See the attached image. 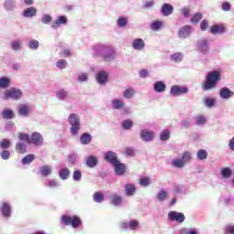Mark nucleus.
Listing matches in <instances>:
<instances>
[{"label": "nucleus", "mask_w": 234, "mask_h": 234, "mask_svg": "<svg viewBox=\"0 0 234 234\" xmlns=\"http://www.w3.org/2000/svg\"><path fill=\"white\" fill-rule=\"evenodd\" d=\"M218 81H220V73L218 71L213 70L208 72L203 84V90H211V89H215Z\"/></svg>", "instance_id": "1"}, {"label": "nucleus", "mask_w": 234, "mask_h": 234, "mask_svg": "<svg viewBox=\"0 0 234 234\" xmlns=\"http://www.w3.org/2000/svg\"><path fill=\"white\" fill-rule=\"evenodd\" d=\"M68 123L70 125L69 133L71 136H77L81 129V122L80 120V115L77 113H71L68 117Z\"/></svg>", "instance_id": "2"}, {"label": "nucleus", "mask_w": 234, "mask_h": 234, "mask_svg": "<svg viewBox=\"0 0 234 234\" xmlns=\"http://www.w3.org/2000/svg\"><path fill=\"white\" fill-rule=\"evenodd\" d=\"M61 222L64 226H71L73 229H78L81 226V218L78 216L62 215Z\"/></svg>", "instance_id": "3"}, {"label": "nucleus", "mask_w": 234, "mask_h": 234, "mask_svg": "<svg viewBox=\"0 0 234 234\" xmlns=\"http://www.w3.org/2000/svg\"><path fill=\"white\" fill-rule=\"evenodd\" d=\"M23 98V90L21 89H17L16 87H12L10 89L5 90L4 92V100H14V101H17Z\"/></svg>", "instance_id": "4"}, {"label": "nucleus", "mask_w": 234, "mask_h": 234, "mask_svg": "<svg viewBox=\"0 0 234 234\" xmlns=\"http://www.w3.org/2000/svg\"><path fill=\"white\" fill-rule=\"evenodd\" d=\"M105 63H111L116 59V49L111 45H107L101 58Z\"/></svg>", "instance_id": "5"}, {"label": "nucleus", "mask_w": 234, "mask_h": 234, "mask_svg": "<svg viewBox=\"0 0 234 234\" xmlns=\"http://www.w3.org/2000/svg\"><path fill=\"white\" fill-rule=\"evenodd\" d=\"M105 63H111L116 59V49L111 45H107L101 58Z\"/></svg>", "instance_id": "6"}, {"label": "nucleus", "mask_w": 234, "mask_h": 234, "mask_svg": "<svg viewBox=\"0 0 234 234\" xmlns=\"http://www.w3.org/2000/svg\"><path fill=\"white\" fill-rule=\"evenodd\" d=\"M168 220L177 222V224H184L186 222V215L182 212L172 210L168 213Z\"/></svg>", "instance_id": "7"}, {"label": "nucleus", "mask_w": 234, "mask_h": 234, "mask_svg": "<svg viewBox=\"0 0 234 234\" xmlns=\"http://www.w3.org/2000/svg\"><path fill=\"white\" fill-rule=\"evenodd\" d=\"M0 214L4 218H10L12 217V204L8 201H2L0 203Z\"/></svg>", "instance_id": "8"}, {"label": "nucleus", "mask_w": 234, "mask_h": 234, "mask_svg": "<svg viewBox=\"0 0 234 234\" xmlns=\"http://www.w3.org/2000/svg\"><path fill=\"white\" fill-rule=\"evenodd\" d=\"M193 33V27L189 25H186L181 27L177 31V37L179 39H187L191 37V34Z\"/></svg>", "instance_id": "9"}, {"label": "nucleus", "mask_w": 234, "mask_h": 234, "mask_svg": "<svg viewBox=\"0 0 234 234\" xmlns=\"http://www.w3.org/2000/svg\"><path fill=\"white\" fill-rule=\"evenodd\" d=\"M121 229H132V231H136L140 228V222L137 219H132L129 222L122 221L120 223Z\"/></svg>", "instance_id": "10"}, {"label": "nucleus", "mask_w": 234, "mask_h": 234, "mask_svg": "<svg viewBox=\"0 0 234 234\" xmlns=\"http://www.w3.org/2000/svg\"><path fill=\"white\" fill-rule=\"evenodd\" d=\"M197 48L198 52H200V54H203V56H207V54H209V41L207 39L203 38L197 40Z\"/></svg>", "instance_id": "11"}, {"label": "nucleus", "mask_w": 234, "mask_h": 234, "mask_svg": "<svg viewBox=\"0 0 234 234\" xmlns=\"http://www.w3.org/2000/svg\"><path fill=\"white\" fill-rule=\"evenodd\" d=\"M187 92H189V89L186 86L173 85L170 89L171 96H175V97L187 94Z\"/></svg>", "instance_id": "12"}, {"label": "nucleus", "mask_w": 234, "mask_h": 234, "mask_svg": "<svg viewBox=\"0 0 234 234\" xmlns=\"http://www.w3.org/2000/svg\"><path fill=\"white\" fill-rule=\"evenodd\" d=\"M107 48V44H95L92 46V56L93 58H101L105 52V48Z\"/></svg>", "instance_id": "13"}, {"label": "nucleus", "mask_w": 234, "mask_h": 234, "mask_svg": "<svg viewBox=\"0 0 234 234\" xmlns=\"http://www.w3.org/2000/svg\"><path fill=\"white\" fill-rule=\"evenodd\" d=\"M17 114L21 118H28L32 114V107L27 104H20L17 107Z\"/></svg>", "instance_id": "14"}, {"label": "nucleus", "mask_w": 234, "mask_h": 234, "mask_svg": "<svg viewBox=\"0 0 234 234\" xmlns=\"http://www.w3.org/2000/svg\"><path fill=\"white\" fill-rule=\"evenodd\" d=\"M104 160L111 165H113L116 163L120 162V160L118 159V154H116V152L113 151L105 152Z\"/></svg>", "instance_id": "15"}, {"label": "nucleus", "mask_w": 234, "mask_h": 234, "mask_svg": "<svg viewBox=\"0 0 234 234\" xmlns=\"http://www.w3.org/2000/svg\"><path fill=\"white\" fill-rule=\"evenodd\" d=\"M3 8L5 12H16L17 10V0H5Z\"/></svg>", "instance_id": "16"}, {"label": "nucleus", "mask_w": 234, "mask_h": 234, "mask_svg": "<svg viewBox=\"0 0 234 234\" xmlns=\"http://www.w3.org/2000/svg\"><path fill=\"white\" fill-rule=\"evenodd\" d=\"M69 24V18L66 16H59L51 24L53 30H58L61 25L65 26Z\"/></svg>", "instance_id": "17"}, {"label": "nucleus", "mask_w": 234, "mask_h": 234, "mask_svg": "<svg viewBox=\"0 0 234 234\" xmlns=\"http://www.w3.org/2000/svg\"><path fill=\"white\" fill-rule=\"evenodd\" d=\"M30 144L37 147L43 145V135L38 132H34L30 136Z\"/></svg>", "instance_id": "18"}, {"label": "nucleus", "mask_w": 234, "mask_h": 234, "mask_svg": "<svg viewBox=\"0 0 234 234\" xmlns=\"http://www.w3.org/2000/svg\"><path fill=\"white\" fill-rule=\"evenodd\" d=\"M112 167L114 168V173L117 176H123V175L127 173V166L120 161L113 165Z\"/></svg>", "instance_id": "19"}, {"label": "nucleus", "mask_w": 234, "mask_h": 234, "mask_svg": "<svg viewBox=\"0 0 234 234\" xmlns=\"http://www.w3.org/2000/svg\"><path fill=\"white\" fill-rule=\"evenodd\" d=\"M140 138L143 142H153L154 140V133L147 129H143L140 133Z\"/></svg>", "instance_id": "20"}, {"label": "nucleus", "mask_w": 234, "mask_h": 234, "mask_svg": "<svg viewBox=\"0 0 234 234\" xmlns=\"http://www.w3.org/2000/svg\"><path fill=\"white\" fill-rule=\"evenodd\" d=\"M175 10V7H173V5L165 3L161 7V13L165 16H169L173 14Z\"/></svg>", "instance_id": "21"}, {"label": "nucleus", "mask_w": 234, "mask_h": 234, "mask_svg": "<svg viewBox=\"0 0 234 234\" xmlns=\"http://www.w3.org/2000/svg\"><path fill=\"white\" fill-rule=\"evenodd\" d=\"M226 32V27L222 25L216 24L210 27V33L213 34V36L219 35L221 36Z\"/></svg>", "instance_id": "22"}, {"label": "nucleus", "mask_w": 234, "mask_h": 234, "mask_svg": "<svg viewBox=\"0 0 234 234\" xmlns=\"http://www.w3.org/2000/svg\"><path fill=\"white\" fill-rule=\"evenodd\" d=\"M233 94V91H231L228 87H223L219 90V96L221 100H229Z\"/></svg>", "instance_id": "23"}, {"label": "nucleus", "mask_w": 234, "mask_h": 234, "mask_svg": "<svg viewBox=\"0 0 234 234\" xmlns=\"http://www.w3.org/2000/svg\"><path fill=\"white\" fill-rule=\"evenodd\" d=\"M133 50H144L145 48V41L142 38H135L132 43Z\"/></svg>", "instance_id": "24"}, {"label": "nucleus", "mask_w": 234, "mask_h": 234, "mask_svg": "<svg viewBox=\"0 0 234 234\" xmlns=\"http://www.w3.org/2000/svg\"><path fill=\"white\" fill-rule=\"evenodd\" d=\"M107 80H109V74L106 71H99L97 73V83L99 85H105Z\"/></svg>", "instance_id": "25"}, {"label": "nucleus", "mask_w": 234, "mask_h": 234, "mask_svg": "<svg viewBox=\"0 0 234 234\" xmlns=\"http://www.w3.org/2000/svg\"><path fill=\"white\" fill-rule=\"evenodd\" d=\"M98 164H99L98 157L94 155H89L86 158V166L90 167V169H94V167H96Z\"/></svg>", "instance_id": "26"}, {"label": "nucleus", "mask_w": 234, "mask_h": 234, "mask_svg": "<svg viewBox=\"0 0 234 234\" xmlns=\"http://www.w3.org/2000/svg\"><path fill=\"white\" fill-rule=\"evenodd\" d=\"M23 17H36L37 16V9L34 6L26 8L22 13Z\"/></svg>", "instance_id": "27"}, {"label": "nucleus", "mask_w": 234, "mask_h": 234, "mask_svg": "<svg viewBox=\"0 0 234 234\" xmlns=\"http://www.w3.org/2000/svg\"><path fill=\"white\" fill-rule=\"evenodd\" d=\"M167 86L165 81L157 80L154 83V92H165Z\"/></svg>", "instance_id": "28"}, {"label": "nucleus", "mask_w": 234, "mask_h": 234, "mask_svg": "<svg viewBox=\"0 0 234 234\" xmlns=\"http://www.w3.org/2000/svg\"><path fill=\"white\" fill-rule=\"evenodd\" d=\"M80 142L81 145H89L92 142V135L89 133H83L80 137Z\"/></svg>", "instance_id": "29"}, {"label": "nucleus", "mask_w": 234, "mask_h": 234, "mask_svg": "<svg viewBox=\"0 0 234 234\" xmlns=\"http://www.w3.org/2000/svg\"><path fill=\"white\" fill-rule=\"evenodd\" d=\"M112 107L114 111H120L125 107V102L122 99H114L112 101Z\"/></svg>", "instance_id": "30"}, {"label": "nucleus", "mask_w": 234, "mask_h": 234, "mask_svg": "<svg viewBox=\"0 0 234 234\" xmlns=\"http://www.w3.org/2000/svg\"><path fill=\"white\" fill-rule=\"evenodd\" d=\"M1 116L4 118V120H14L16 114L12 109L5 108L1 112Z\"/></svg>", "instance_id": "31"}, {"label": "nucleus", "mask_w": 234, "mask_h": 234, "mask_svg": "<svg viewBox=\"0 0 234 234\" xmlns=\"http://www.w3.org/2000/svg\"><path fill=\"white\" fill-rule=\"evenodd\" d=\"M124 191L126 197H133L136 193V186L133 184H126L124 186Z\"/></svg>", "instance_id": "32"}, {"label": "nucleus", "mask_w": 234, "mask_h": 234, "mask_svg": "<svg viewBox=\"0 0 234 234\" xmlns=\"http://www.w3.org/2000/svg\"><path fill=\"white\" fill-rule=\"evenodd\" d=\"M122 202H123V199L122 198V196H120L118 193H114L112 195V204L113 206L118 207L122 206Z\"/></svg>", "instance_id": "33"}, {"label": "nucleus", "mask_w": 234, "mask_h": 234, "mask_svg": "<svg viewBox=\"0 0 234 234\" xmlns=\"http://www.w3.org/2000/svg\"><path fill=\"white\" fill-rule=\"evenodd\" d=\"M173 192L176 195H186V193H187V189L184 185L175 184Z\"/></svg>", "instance_id": "34"}, {"label": "nucleus", "mask_w": 234, "mask_h": 234, "mask_svg": "<svg viewBox=\"0 0 234 234\" xmlns=\"http://www.w3.org/2000/svg\"><path fill=\"white\" fill-rule=\"evenodd\" d=\"M171 165H172V167H176V169H184V167H186L184 161L180 158L173 159Z\"/></svg>", "instance_id": "35"}, {"label": "nucleus", "mask_w": 234, "mask_h": 234, "mask_svg": "<svg viewBox=\"0 0 234 234\" xmlns=\"http://www.w3.org/2000/svg\"><path fill=\"white\" fill-rule=\"evenodd\" d=\"M58 176L60 180H69V176H70V169L68 167L62 168L58 173Z\"/></svg>", "instance_id": "36"}, {"label": "nucleus", "mask_w": 234, "mask_h": 234, "mask_svg": "<svg viewBox=\"0 0 234 234\" xmlns=\"http://www.w3.org/2000/svg\"><path fill=\"white\" fill-rule=\"evenodd\" d=\"M12 80L8 77H1L0 78V89H8Z\"/></svg>", "instance_id": "37"}, {"label": "nucleus", "mask_w": 234, "mask_h": 234, "mask_svg": "<svg viewBox=\"0 0 234 234\" xmlns=\"http://www.w3.org/2000/svg\"><path fill=\"white\" fill-rule=\"evenodd\" d=\"M170 59L174 63H180L182 61V59H184V55H183V53L176 52V53H173L172 55H170Z\"/></svg>", "instance_id": "38"}, {"label": "nucleus", "mask_w": 234, "mask_h": 234, "mask_svg": "<svg viewBox=\"0 0 234 234\" xmlns=\"http://www.w3.org/2000/svg\"><path fill=\"white\" fill-rule=\"evenodd\" d=\"M15 149L16 152L19 153V154H25V153H27V144L23 142H18L16 144Z\"/></svg>", "instance_id": "39"}, {"label": "nucleus", "mask_w": 234, "mask_h": 234, "mask_svg": "<svg viewBox=\"0 0 234 234\" xmlns=\"http://www.w3.org/2000/svg\"><path fill=\"white\" fill-rule=\"evenodd\" d=\"M56 96L58 98V100H60L61 101L67 100V98H69V91L67 90H58L56 92Z\"/></svg>", "instance_id": "40"}, {"label": "nucleus", "mask_w": 234, "mask_h": 234, "mask_svg": "<svg viewBox=\"0 0 234 234\" xmlns=\"http://www.w3.org/2000/svg\"><path fill=\"white\" fill-rule=\"evenodd\" d=\"M40 175L42 176H49V175H52V168L49 165L40 166Z\"/></svg>", "instance_id": "41"}, {"label": "nucleus", "mask_w": 234, "mask_h": 234, "mask_svg": "<svg viewBox=\"0 0 234 234\" xmlns=\"http://www.w3.org/2000/svg\"><path fill=\"white\" fill-rule=\"evenodd\" d=\"M12 145V142L10 141V139H2L0 141V149L2 150H8L10 149V146Z\"/></svg>", "instance_id": "42"}, {"label": "nucleus", "mask_w": 234, "mask_h": 234, "mask_svg": "<svg viewBox=\"0 0 234 234\" xmlns=\"http://www.w3.org/2000/svg\"><path fill=\"white\" fill-rule=\"evenodd\" d=\"M129 24V19H127V17L125 16H120L117 19V27L119 28H125L126 25Z\"/></svg>", "instance_id": "43"}, {"label": "nucleus", "mask_w": 234, "mask_h": 234, "mask_svg": "<svg viewBox=\"0 0 234 234\" xmlns=\"http://www.w3.org/2000/svg\"><path fill=\"white\" fill-rule=\"evenodd\" d=\"M222 178H229L233 175V171L229 167H224L220 170Z\"/></svg>", "instance_id": "44"}, {"label": "nucleus", "mask_w": 234, "mask_h": 234, "mask_svg": "<svg viewBox=\"0 0 234 234\" xmlns=\"http://www.w3.org/2000/svg\"><path fill=\"white\" fill-rule=\"evenodd\" d=\"M156 198L158 202H165V200L167 199V191H165V189H161L158 192Z\"/></svg>", "instance_id": "45"}, {"label": "nucleus", "mask_w": 234, "mask_h": 234, "mask_svg": "<svg viewBox=\"0 0 234 234\" xmlns=\"http://www.w3.org/2000/svg\"><path fill=\"white\" fill-rule=\"evenodd\" d=\"M93 200L97 204H101V202H103V200H105V196H103V194L101 192H95L93 194Z\"/></svg>", "instance_id": "46"}, {"label": "nucleus", "mask_w": 234, "mask_h": 234, "mask_svg": "<svg viewBox=\"0 0 234 234\" xmlns=\"http://www.w3.org/2000/svg\"><path fill=\"white\" fill-rule=\"evenodd\" d=\"M134 125V122H133L131 121V119H127V120H124L122 122V128L124 130V131H129L131 129H133V126Z\"/></svg>", "instance_id": "47"}, {"label": "nucleus", "mask_w": 234, "mask_h": 234, "mask_svg": "<svg viewBox=\"0 0 234 234\" xmlns=\"http://www.w3.org/2000/svg\"><path fill=\"white\" fill-rule=\"evenodd\" d=\"M193 158V154L191 152H184L181 157V160L184 162V164H189L191 162V159Z\"/></svg>", "instance_id": "48"}, {"label": "nucleus", "mask_w": 234, "mask_h": 234, "mask_svg": "<svg viewBox=\"0 0 234 234\" xmlns=\"http://www.w3.org/2000/svg\"><path fill=\"white\" fill-rule=\"evenodd\" d=\"M34 158H36V155L29 154L27 155H26L22 160H21V164L23 165H27V164H32L34 162Z\"/></svg>", "instance_id": "49"}, {"label": "nucleus", "mask_w": 234, "mask_h": 234, "mask_svg": "<svg viewBox=\"0 0 234 234\" xmlns=\"http://www.w3.org/2000/svg\"><path fill=\"white\" fill-rule=\"evenodd\" d=\"M135 94L134 89L133 88H128L126 89L123 93L122 96L123 98H125L126 100H131V98H133Z\"/></svg>", "instance_id": "50"}, {"label": "nucleus", "mask_w": 234, "mask_h": 234, "mask_svg": "<svg viewBox=\"0 0 234 234\" xmlns=\"http://www.w3.org/2000/svg\"><path fill=\"white\" fill-rule=\"evenodd\" d=\"M42 25H50L52 23V16L48 14H43L41 16Z\"/></svg>", "instance_id": "51"}, {"label": "nucleus", "mask_w": 234, "mask_h": 234, "mask_svg": "<svg viewBox=\"0 0 234 234\" xmlns=\"http://www.w3.org/2000/svg\"><path fill=\"white\" fill-rule=\"evenodd\" d=\"M28 48H30V50H37V48H39V41L37 39H31L28 42Z\"/></svg>", "instance_id": "52"}, {"label": "nucleus", "mask_w": 234, "mask_h": 234, "mask_svg": "<svg viewBox=\"0 0 234 234\" xmlns=\"http://www.w3.org/2000/svg\"><path fill=\"white\" fill-rule=\"evenodd\" d=\"M139 184L142 186V187H149V186H151V178L147 176L142 177Z\"/></svg>", "instance_id": "53"}, {"label": "nucleus", "mask_w": 234, "mask_h": 234, "mask_svg": "<svg viewBox=\"0 0 234 234\" xmlns=\"http://www.w3.org/2000/svg\"><path fill=\"white\" fill-rule=\"evenodd\" d=\"M169 138H171V133L169 130H164L160 134V140H162V142H167Z\"/></svg>", "instance_id": "54"}, {"label": "nucleus", "mask_w": 234, "mask_h": 234, "mask_svg": "<svg viewBox=\"0 0 234 234\" xmlns=\"http://www.w3.org/2000/svg\"><path fill=\"white\" fill-rule=\"evenodd\" d=\"M197 157L199 160H207V151H206L204 149L198 150V152L197 154Z\"/></svg>", "instance_id": "55"}, {"label": "nucleus", "mask_w": 234, "mask_h": 234, "mask_svg": "<svg viewBox=\"0 0 234 234\" xmlns=\"http://www.w3.org/2000/svg\"><path fill=\"white\" fill-rule=\"evenodd\" d=\"M11 48L15 52L21 50V40H14L11 42Z\"/></svg>", "instance_id": "56"}, {"label": "nucleus", "mask_w": 234, "mask_h": 234, "mask_svg": "<svg viewBox=\"0 0 234 234\" xmlns=\"http://www.w3.org/2000/svg\"><path fill=\"white\" fill-rule=\"evenodd\" d=\"M195 121H196V125L200 126V125H204L207 122L206 116L204 115H199L195 117Z\"/></svg>", "instance_id": "57"}, {"label": "nucleus", "mask_w": 234, "mask_h": 234, "mask_svg": "<svg viewBox=\"0 0 234 234\" xmlns=\"http://www.w3.org/2000/svg\"><path fill=\"white\" fill-rule=\"evenodd\" d=\"M18 139L20 142H27V144H30V135L28 133H18Z\"/></svg>", "instance_id": "58"}, {"label": "nucleus", "mask_w": 234, "mask_h": 234, "mask_svg": "<svg viewBox=\"0 0 234 234\" xmlns=\"http://www.w3.org/2000/svg\"><path fill=\"white\" fill-rule=\"evenodd\" d=\"M68 162L70 164V165H76V163L78 162V154H70L68 156Z\"/></svg>", "instance_id": "59"}, {"label": "nucleus", "mask_w": 234, "mask_h": 234, "mask_svg": "<svg viewBox=\"0 0 234 234\" xmlns=\"http://www.w3.org/2000/svg\"><path fill=\"white\" fill-rule=\"evenodd\" d=\"M150 28L151 30L154 31H158L160 28H162V22L161 21H154L151 25H150Z\"/></svg>", "instance_id": "60"}, {"label": "nucleus", "mask_w": 234, "mask_h": 234, "mask_svg": "<svg viewBox=\"0 0 234 234\" xmlns=\"http://www.w3.org/2000/svg\"><path fill=\"white\" fill-rule=\"evenodd\" d=\"M57 69H59L60 70H63V69H67V60L66 59H59L56 63Z\"/></svg>", "instance_id": "61"}, {"label": "nucleus", "mask_w": 234, "mask_h": 234, "mask_svg": "<svg viewBox=\"0 0 234 234\" xmlns=\"http://www.w3.org/2000/svg\"><path fill=\"white\" fill-rule=\"evenodd\" d=\"M202 17H204V15L202 13H196L190 19L191 23H198Z\"/></svg>", "instance_id": "62"}, {"label": "nucleus", "mask_w": 234, "mask_h": 234, "mask_svg": "<svg viewBox=\"0 0 234 234\" xmlns=\"http://www.w3.org/2000/svg\"><path fill=\"white\" fill-rule=\"evenodd\" d=\"M205 105L211 109V107H215V99H211L209 97L205 99Z\"/></svg>", "instance_id": "63"}, {"label": "nucleus", "mask_w": 234, "mask_h": 234, "mask_svg": "<svg viewBox=\"0 0 234 234\" xmlns=\"http://www.w3.org/2000/svg\"><path fill=\"white\" fill-rule=\"evenodd\" d=\"M0 156L2 160H10V152L8 150H2Z\"/></svg>", "instance_id": "64"}]
</instances>
